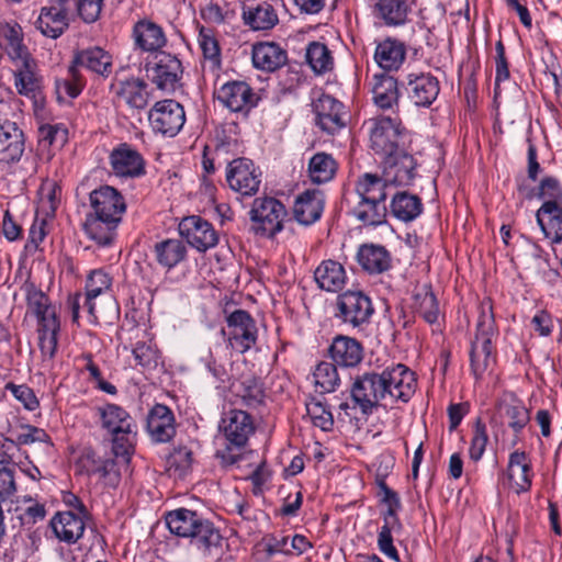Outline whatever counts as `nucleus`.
<instances>
[{"label":"nucleus","mask_w":562,"mask_h":562,"mask_svg":"<svg viewBox=\"0 0 562 562\" xmlns=\"http://www.w3.org/2000/svg\"><path fill=\"white\" fill-rule=\"evenodd\" d=\"M165 519L170 532L189 538L204 559L217 561L225 552L227 542L220 529L198 512L181 507L169 512Z\"/></svg>","instance_id":"f257e3e1"},{"label":"nucleus","mask_w":562,"mask_h":562,"mask_svg":"<svg viewBox=\"0 0 562 562\" xmlns=\"http://www.w3.org/2000/svg\"><path fill=\"white\" fill-rule=\"evenodd\" d=\"M391 186L378 173L364 172L355 182V192L359 198L352 209L353 216L366 226H379L386 223L385 204Z\"/></svg>","instance_id":"f03ea898"},{"label":"nucleus","mask_w":562,"mask_h":562,"mask_svg":"<svg viewBox=\"0 0 562 562\" xmlns=\"http://www.w3.org/2000/svg\"><path fill=\"white\" fill-rule=\"evenodd\" d=\"M497 336V328L490 300L480 304V314L475 335L471 341L470 361L471 370L480 379L496 361L493 340Z\"/></svg>","instance_id":"7ed1b4c3"},{"label":"nucleus","mask_w":562,"mask_h":562,"mask_svg":"<svg viewBox=\"0 0 562 562\" xmlns=\"http://www.w3.org/2000/svg\"><path fill=\"white\" fill-rule=\"evenodd\" d=\"M220 430L223 432L227 446L225 450L217 451L216 456L225 464H235L240 456L234 453L233 450H240L247 445L249 436L255 431L252 417L245 411L231 409L222 417Z\"/></svg>","instance_id":"20e7f679"},{"label":"nucleus","mask_w":562,"mask_h":562,"mask_svg":"<svg viewBox=\"0 0 562 562\" xmlns=\"http://www.w3.org/2000/svg\"><path fill=\"white\" fill-rule=\"evenodd\" d=\"M101 426L112 437V451L115 457H127L132 449V435L135 427L131 415L116 404L98 408Z\"/></svg>","instance_id":"39448f33"},{"label":"nucleus","mask_w":562,"mask_h":562,"mask_svg":"<svg viewBox=\"0 0 562 562\" xmlns=\"http://www.w3.org/2000/svg\"><path fill=\"white\" fill-rule=\"evenodd\" d=\"M335 317L353 330L362 331L371 322L374 307L362 291L348 290L337 296Z\"/></svg>","instance_id":"423d86ee"},{"label":"nucleus","mask_w":562,"mask_h":562,"mask_svg":"<svg viewBox=\"0 0 562 562\" xmlns=\"http://www.w3.org/2000/svg\"><path fill=\"white\" fill-rule=\"evenodd\" d=\"M252 231L255 234L266 237H274L284 228V222L289 216L284 204L276 198H256L249 211Z\"/></svg>","instance_id":"0eeeda50"},{"label":"nucleus","mask_w":562,"mask_h":562,"mask_svg":"<svg viewBox=\"0 0 562 562\" xmlns=\"http://www.w3.org/2000/svg\"><path fill=\"white\" fill-rule=\"evenodd\" d=\"M384 371L364 372L356 378L351 387V397L363 414L372 413L379 404H389Z\"/></svg>","instance_id":"6e6552de"},{"label":"nucleus","mask_w":562,"mask_h":562,"mask_svg":"<svg viewBox=\"0 0 562 562\" xmlns=\"http://www.w3.org/2000/svg\"><path fill=\"white\" fill-rule=\"evenodd\" d=\"M383 493L382 502L387 505L386 512L383 514V526L378 536V546L382 553L387 558L400 561L396 548L393 546L392 532L401 530L402 524L398 519L397 512L401 509V499L396 492L391 490L383 480L378 482Z\"/></svg>","instance_id":"1a4fd4ad"},{"label":"nucleus","mask_w":562,"mask_h":562,"mask_svg":"<svg viewBox=\"0 0 562 562\" xmlns=\"http://www.w3.org/2000/svg\"><path fill=\"white\" fill-rule=\"evenodd\" d=\"M404 128L397 117L380 116L369 121L371 148L375 154L386 157L400 149Z\"/></svg>","instance_id":"9d476101"},{"label":"nucleus","mask_w":562,"mask_h":562,"mask_svg":"<svg viewBox=\"0 0 562 562\" xmlns=\"http://www.w3.org/2000/svg\"><path fill=\"white\" fill-rule=\"evenodd\" d=\"M148 121L156 134L173 137L182 130L186 123L183 106L176 100L166 99L157 101L148 112Z\"/></svg>","instance_id":"9b49d317"},{"label":"nucleus","mask_w":562,"mask_h":562,"mask_svg":"<svg viewBox=\"0 0 562 562\" xmlns=\"http://www.w3.org/2000/svg\"><path fill=\"white\" fill-rule=\"evenodd\" d=\"M228 187L241 196H254L262 182V171L248 158H236L226 167Z\"/></svg>","instance_id":"f8f14e48"},{"label":"nucleus","mask_w":562,"mask_h":562,"mask_svg":"<svg viewBox=\"0 0 562 562\" xmlns=\"http://www.w3.org/2000/svg\"><path fill=\"white\" fill-rule=\"evenodd\" d=\"M227 335L229 346L239 353L251 349L258 337L255 319L245 310H236L227 318Z\"/></svg>","instance_id":"ddd939ff"},{"label":"nucleus","mask_w":562,"mask_h":562,"mask_svg":"<svg viewBox=\"0 0 562 562\" xmlns=\"http://www.w3.org/2000/svg\"><path fill=\"white\" fill-rule=\"evenodd\" d=\"M389 404L407 403L417 387V378L407 366L397 363L383 369Z\"/></svg>","instance_id":"4468645a"},{"label":"nucleus","mask_w":562,"mask_h":562,"mask_svg":"<svg viewBox=\"0 0 562 562\" xmlns=\"http://www.w3.org/2000/svg\"><path fill=\"white\" fill-rule=\"evenodd\" d=\"M179 233L198 251L204 252L218 244V234L213 225L198 215L182 218Z\"/></svg>","instance_id":"2eb2a0df"},{"label":"nucleus","mask_w":562,"mask_h":562,"mask_svg":"<svg viewBox=\"0 0 562 562\" xmlns=\"http://www.w3.org/2000/svg\"><path fill=\"white\" fill-rule=\"evenodd\" d=\"M113 173L120 178H139L146 173V162L142 154L132 145L121 143L109 156Z\"/></svg>","instance_id":"dca6fc26"},{"label":"nucleus","mask_w":562,"mask_h":562,"mask_svg":"<svg viewBox=\"0 0 562 562\" xmlns=\"http://www.w3.org/2000/svg\"><path fill=\"white\" fill-rule=\"evenodd\" d=\"M70 0H49L48 4L41 9L35 22L37 30L47 37L57 38L69 26L68 3Z\"/></svg>","instance_id":"f3484780"},{"label":"nucleus","mask_w":562,"mask_h":562,"mask_svg":"<svg viewBox=\"0 0 562 562\" xmlns=\"http://www.w3.org/2000/svg\"><path fill=\"white\" fill-rule=\"evenodd\" d=\"M150 66L146 65L148 78L164 91H175L182 75L181 61L173 55L161 53Z\"/></svg>","instance_id":"a211bd4d"},{"label":"nucleus","mask_w":562,"mask_h":562,"mask_svg":"<svg viewBox=\"0 0 562 562\" xmlns=\"http://www.w3.org/2000/svg\"><path fill=\"white\" fill-rule=\"evenodd\" d=\"M416 160L404 150L384 157L383 173L391 187H408L416 176Z\"/></svg>","instance_id":"6ab92c4d"},{"label":"nucleus","mask_w":562,"mask_h":562,"mask_svg":"<svg viewBox=\"0 0 562 562\" xmlns=\"http://www.w3.org/2000/svg\"><path fill=\"white\" fill-rule=\"evenodd\" d=\"M405 89L416 106L429 108L438 98L440 85L437 77L429 72L409 74Z\"/></svg>","instance_id":"aec40b11"},{"label":"nucleus","mask_w":562,"mask_h":562,"mask_svg":"<svg viewBox=\"0 0 562 562\" xmlns=\"http://www.w3.org/2000/svg\"><path fill=\"white\" fill-rule=\"evenodd\" d=\"M14 87L20 95L35 98L42 88V76L35 58L30 55L12 63Z\"/></svg>","instance_id":"412c9836"},{"label":"nucleus","mask_w":562,"mask_h":562,"mask_svg":"<svg viewBox=\"0 0 562 562\" xmlns=\"http://www.w3.org/2000/svg\"><path fill=\"white\" fill-rule=\"evenodd\" d=\"M344 104L329 94H322L314 102L316 124L326 133L335 134L345 126Z\"/></svg>","instance_id":"4be33fe9"},{"label":"nucleus","mask_w":562,"mask_h":562,"mask_svg":"<svg viewBox=\"0 0 562 562\" xmlns=\"http://www.w3.org/2000/svg\"><path fill=\"white\" fill-rule=\"evenodd\" d=\"M324 206L325 195L321 190H305L294 200L293 217L303 226L312 225L322 217Z\"/></svg>","instance_id":"5701e85b"},{"label":"nucleus","mask_w":562,"mask_h":562,"mask_svg":"<svg viewBox=\"0 0 562 562\" xmlns=\"http://www.w3.org/2000/svg\"><path fill=\"white\" fill-rule=\"evenodd\" d=\"M90 213L100 215H114V217L123 218L126 212V203L124 196L119 190L110 186H101L89 194Z\"/></svg>","instance_id":"b1692460"},{"label":"nucleus","mask_w":562,"mask_h":562,"mask_svg":"<svg viewBox=\"0 0 562 562\" xmlns=\"http://www.w3.org/2000/svg\"><path fill=\"white\" fill-rule=\"evenodd\" d=\"M121 222L122 218L114 217V215L104 216L89 212L82 228L89 239L99 246H109L114 241Z\"/></svg>","instance_id":"393cba45"},{"label":"nucleus","mask_w":562,"mask_h":562,"mask_svg":"<svg viewBox=\"0 0 562 562\" xmlns=\"http://www.w3.org/2000/svg\"><path fill=\"white\" fill-rule=\"evenodd\" d=\"M121 222L122 218L114 217V215L104 216L89 212L82 228L89 239L99 246H109L114 241Z\"/></svg>","instance_id":"a878e982"},{"label":"nucleus","mask_w":562,"mask_h":562,"mask_svg":"<svg viewBox=\"0 0 562 562\" xmlns=\"http://www.w3.org/2000/svg\"><path fill=\"white\" fill-rule=\"evenodd\" d=\"M146 428L153 441L160 443L170 441L176 435L172 411L164 404H156L148 413Z\"/></svg>","instance_id":"bb28decb"},{"label":"nucleus","mask_w":562,"mask_h":562,"mask_svg":"<svg viewBox=\"0 0 562 562\" xmlns=\"http://www.w3.org/2000/svg\"><path fill=\"white\" fill-rule=\"evenodd\" d=\"M218 100L233 112L247 113L256 106L257 97L251 87L244 81L225 83L218 92Z\"/></svg>","instance_id":"cd10ccee"},{"label":"nucleus","mask_w":562,"mask_h":562,"mask_svg":"<svg viewBox=\"0 0 562 562\" xmlns=\"http://www.w3.org/2000/svg\"><path fill=\"white\" fill-rule=\"evenodd\" d=\"M251 58L254 67L273 72L288 61V53L274 42H260L252 45Z\"/></svg>","instance_id":"c85d7f7f"},{"label":"nucleus","mask_w":562,"mask_h":562,"mask_svg":"<svg viewBox=\"0 0 562 562\" xmlns=\"http://www.w3.org/2000/svg\"><path fill=\"white\" fill-rule=\"evenodd\" d=\"M24 134L15 122L0 120V146L3 151L2 160L7 164L20 161L25 149Z\"/></svg>","instance_id":"c756f323"},{"label":"nucleus","mask_w":562,"mask_h":562,"mask_svg":"<svg viewBox=\"0 0 562 562\" xmlns=\"http://www.w3.org/2000/svg\"><path fill=\"white\" fill-rule=\"evenodd\" d=\"M329 355L337 366L353 368L363 358V347L356 338L338 335L333 339Z\"/></svg>","instance_id":"7c9ffc66"},{"label":"nucleus","mask_w":562,"mask_h":562,"mask_svg":"<svg viewBox=\"0 0 562 562\" xmlns=\"http://www.w3.org/2000/svg\"><path fill=\"white\" fill-rule=\"evenodd\" d=\"M132 37L137 48L143 52H157L167 43L162 27L150 20L137 21L132 31Z\"/></svg>","instance_id":"2f4dec72"},{"label":"nucleus","mask_w":562,"mask_h":562,"mask_svg":"<svg viewBox=\"0 0 562 562\" xmlns=\"http://www.w3.org/2000/svg\"><path fill=\"white\" fill-rule=\"evenodd\" d=\"M405 58L406 46L396 38L386 37L379 42L375 47L374 60L385 71H397L404 64Z\"/></svg>","instance_id":"473e14b6"},{"label":"nucleus","mask_w":562,"mask_h":562,"mask_svg":"<svg viewBox=\"0 0 562 562\" xmlns=\"http://www.w3.org/2000/svg\"><path fill=\"white\" fill-rule=\"evenodd\" d=\"M357 260L361 268L370 274H380L391 268V254L381 245L364 244L357 252Z\"/></svg>","instance_id":"72a5a7b5"},{"label":"nucleus","mask_w":562,"mask_h":562,"mask_svg":"<svg viewBox=\"0 0 562 562\" xmlns=\"http://www.w3.org/2000/svg\"><path fill=\"white\" fill-rule=\"evenodd\" d=\"M87 517L72 512H61L54 516L50 524L58 539L75 543L83 535Z\"/></svg>","instance_id":"f704fd0d"},{"label":"nucleus","mask_w":562,"mask_h":562,"mask_svg":"<svg viewBox=\"0 0 562 562\" xmlns=\"http://www.w3.org/2000/svg\"><path fill=\"white\" fill-rule=\"evenodd\" d=\"M72 64L78 69L83 67L100 76L108 77L112 70V56L103 48L94 46L77 52Z\"/></svg>","instance_id":"c9c22d12"},{"label":"nucleus","mask_w":562,"mask_h":562,"mask_svg":"<svg viewBox=\"0 0 562 562\" xmlns=\"http://www.w3.org/2000/svg\"><path fill=\"white\" fill-rule=\"evenodd\" d=\"M0 40L11 63L32 55L24 44L23 31L18 23H0Z\"/></svg>","instance_id":"e433bc0d"},{"label":"nucleus","mask_w":562,"mask_h":562,"mask_svg":"<svg viewBox=\"0 0 562 562\" xmlns=\"http://www.w3.org/2000/svg\"><path fill=\"white\" fill-rule=\"evenodd\" d=\"M423 210L422 199L407 191H397L393 194L390 202L392 216L404 223L416 220L423 213Z\"/></svg>","instance_id":"4c0bfd02"},{"label":"nucleus","mask_w":562,"mask_h":562,"mask_svg":"<svg viewBox=\"0 0 562 562\" xmlns=\"http://www.w3.org/2000/svg\"><path fill=\"white\" fill-rule=\"evenodd\" d=\"M314 279L322 290L338 292L345 286L347 276L341 263L328 259L322 261L316 268Z\"/></svg>","instance_id":"58836bf2"},{"label":"nucleus","mask_w":562,"mask_h":562,"mask_svg":"<svg viewBox=\"0 0 562 562\" xmlns=\"http://www.w3.org/2000/svg\"><path fill=\"white\" fill-rule=\"evenodd\" d=\"M263 543L265 551L269 557L278 553L300 555L312 547L311 542L302 535H295L292 539L288 536L270 535L263 539Z\"/></svg>","instance_id":"ea45409f"},{"label":"nucleus","mask_w":562,"mask_h":562,"mask_svg":"<svg viewBox=\"0 0 562 562\" xmlns=\"http://www.w3.org/2000/svg\"><path fill=\"white\" fill-rule=\"evenodd\" d=\"M507 477L516 492H527L531 486V465L526 452L516 450L510 453L507 465Z\"/></svg>","instance_id":"a19ab883"},{"label":"nucleus","mask_w":562,"mask_h":562,"mask_svg":"<svg viewBox=\"0 0 562 562\" xmlns=\"http://www.w3.org/2000/svg\"><path fill=\"white\" fill-rule=\"evenodd\" d=\"M537 222L547 237L562 241V203L543 202L537 211Z\"/></svg>","instance_id":"79ce46f5"},{"label":"nucleus","mask_w":562,"mask_h":562,"mask_svg":"<svg viewBox=\"0 0 562 562\" xmlns=\"http://www.w3.org/2000/svg\"><path fill=\"white\" fill-rule=\"evenodd\" d=\"M413 308L428 324H435L438 321L439 303L429 284L423 285L414 293Z\"/></svg>","instance_id":"37998d69"},{"label":"nucleus","mask_w":562,"mask_h":562,"mask_svg":"<svg viewBox=\"0 0 562 562\" xmlns=\"http://www.w3.org/2000/svg\"><path fill=\"white\" fill-rule=\"evenodd\" d=\"M374 86L372 89L373 101L382 110L392 109L398 104V85L392 76H374Z\"/></svg>","instance_id":"c03bdc74"},{"label":"nucleus","mask_w":562,"mask_h":562,"mask_svg":"<svg viewBox=\"0 0 562 562\" xmlns=\"http://www.w3.org/2000/svg\"><path fill=\"white\" fill-rule=\"evenodd\" d=\"M116 95L122 98L126 104L136 110H143L148 104L147 83L139 78H128L121 81Z\"/></svg>","instance_id":"a18cd8bd"},{"label":"nucleus","mask_w":562,"mask_h":562,"mask_svg":"<svg viewBox=\"0 0 562 562\" xmlns=\"http://www.w3.org/2000/svg\"><path fill=\"white\" fill-rule=\"evenodd\" d=\"M243 19L245 24L255 31L271 30L279 22L274 8L268 2H262L256 8L244 10Z\"/></svg>","instance_id":"49530a36"},{"label":"nucleus","mask_w":562,"mask_h":562,"mask_svg":"<svg viewBox=\"0 0 562 562\" xmlns=\"http://www.w3.org/2000/svg\"><path fill=\"white\" fill-rule=\"evenodd\" d=\"M409 12L407 0H378L375 13L387 26H400L406 23Z\"/></svg>","instance_id":"de8ad7c7"},{"label":"nucleus","mask_w":562,"mask_h":562,"mask_svg":"<svg viewBox=\"0 0 562 562\" xmlns=\"http://www.w3.org/2000/svg\"><path fill=\"white\" fill-rule=\"evenodd\" d=\"M198 40L203 54V70L207 68L211 72L216 74L221 68L222 58L221 48L213 31L202 26Z\"/></svg>","instance_id":"09e8293b"},{"label":"nucleus","mask_w":562,"mask_h":562,"mask_svg":"<svg viewBox=\"0 0 562 562\" xmlns=\"http://www.w3.org/2000/svg\"><path fill=\"white\" fill-rule=\"evenodd\" d=\"M154 252L159 265L171 269L184 260L187 247L180 239H166L154 246Z\"/></svg>","instance_id":"8fccbe9b"},{"label":"nucleus","mask_w":562,"mask_h":562,"mask_svg":"<svg viewBox=\"0 0 562 562\" xmlns=\"http://www.w3.org/2000/svg\"><path fill=\"white\" fill-rule=\"evenodd\" d=\"M499 412L515 434H519L530 420L529 411L521 401L515 397L509 401L504 400L499 405Z\"/></svg>","instance_id":"3c124183"},{"label":"nucleus","mask_w":562,"mask_h":562,"mask_svg":"<svg viewBox=\"0 0 562 562\" xmlns=\"http://www.w3.org/2000/svg\"><path fill=\"white\" fill-rule=\"evenodd\" d=\"M337 171V162L326 153L315 154L308 162V176L314 183L330 181Z\"/></svg>","instance_id":"603ef678"},{"label":"nucleus","mask_w":562,"mask_h":562,"mask_svg":"<svg viewBox=\"0 0 562 562\" xmlns=\"http://www.w3.org/2000/svg\"><path fill=\"white\" fill-rule=\"evenodd\" d=\"M237 396L240 397L243 405L247 408H259L265 404L266 400L262 382L256 378L243 380L238 385Z\"/></svg>","instance_id":"864d4df0"},{"label":"nucleus","mask_w":562,"mask_h":562,"mask_svg":"<svg viewBox=\"0 0 562 562\" xmlns=\"http://www.w3.org/2000/svg\"><path fill=\"white\" fill-rule=\"evenodd\" d=\"M86 85L85 79L82 78L80 70L71 63L68 67V72L65 78L56 79V93L59 100H64L65 98H77L82 91Z\"/></svg>","instance_id":"5fc2aeb1"},{"label":"nucleus","mask_w":562,"mask_h":562,"mask_svg":"<svg viewBox=\"0 0 562 562\" xmlns=\"http://www.w3.org/2000/svg\"><path fill=\"white\" fill-rule=\"evenodd\" d=\"M29 311L36 316L38 325L45 323L48 317H56L55 311L48 304L46 294L33 284L25 285Z\"/></svg>","instance_id":"6e6d98bb"},{"label":"nucleus","mask_w":562,"mask_h":562,"mask_svg":"<svg viewBox=\"0 0 562 562\" xmlns=\"http://www.w3.org/2000/svg\"><path fill=\"white\" fill-rule=\"evenodd\" d=\"M59 331V322L57 317H48L45 323L38 325L40 349L43 357L52 359L57 349V334Z\"/></svg>","instance_id":"4d7b16f0"},{"label":"nucleus","mask_w":562,"mask_h":562,"mask_svg":"<svg viewBox=\"0 0 562 562\" xmlns=\"http://www.w3.org/2000/svg\"><path fill=\"white\" fill-rule=\"evenodd\" d=\"M306 60L316 74H325L333 68V57L327 46L312 42L306 48Z\"/></svg>","instance_id":"13d9d810"},{"label":"nucleus","mask_w":562,"mask_h":562,"mask_svg":"<svg viewBox=\"0 0 562 562\" xmlns=\"http://www.w3.org/2000/svg\"><path fill=\"white\" fill-rule=\"evenodd\" d=\"M192 463V450L186 446L175 448L167 459L168 471L171 475L180 479L191 471Z\"/></svg>","instance_id":"bf43d9fd"},{"label":"nucleus","mask_w":562,"mask_h":562,"mask_svg":"<svg viewBox=\"0 0 562 562\" xmlns=\"http://www.w3.org/2000/svg\"><path fill=\"white\" fill-rule=\"evenodd\" d=\"M314 381L321 393L334 392L339 384L336 363L323 361L314 370Z\"/></svg>","instance_id":"052dcab7"},{"label":"nucleus","mask_w":562,"mask_h":562,"mask_svg":"<svg viewBox=\"0 0 562 562\" xmlns=\"http://www.w3.org/2000/svg\"><path fill=\"white\" fill-rule=\"evenodd\" d=\"M306 412L314 426L319 427L324 431L333 430V414L321 400L312 398L307 402Z\"/></svg>","instance_id":"680f3d73"},{"label":"nucleus","mask_w":562,"mask_h":562,"mask_svg":"<svg viewBox=\"0 0 562 562\" xmlns=\"http://www.w3.org/2000/svg\"><path fill=\"white\" fill-rule=\"evenodd\" d=\"M488 442V435L486 425L481 418H477L474 424L473 437L469 449L470 459L474 462L481 460L484 454L486 445Z\"/></svg>","instance_id":"e2e57ef3"},{"label":"nucleus","mask_w":562,"mask_h":562,"mask_svg":"<svg viewBox=\"0 0 562 562\" xmlns=\"http://www.w3.org/2000/svg\"><path fill=\"white\" fill-rule=\"evenodd\" d=\"M112 278L103 269L90 272L86 282V292L89 296H99L111 288Z\"/></svg>","instance_id":"0e129e2a"},{"label":"nucleus","mask_w":562,"mask_h":562,"mask_svg":"<svg viewBox=\"0 0 562 562\" xmlns=\"http://www.w3.org/2000/svg\"><path fill=\"white\" fill-rule=\"evenodd\" d=\"M539 199L543 202L560 204L562 203V187L554 177H544L539 184Z\"/></svg>","instance_id":"69168bd1"},{"label":"nucleus","mask_w":562,"mask_h":562,"mask_svg":"<svg viewBox=\"0 0 562 562\" xmlns=\"http://www.w3.org/2000/svg\"><path fill=\"white\" fill-rule=\"evenodd\" d=\"M103 0H76V9L79 18L85 23L95 22L101 14Z\"/></svg>","instance_id":"338daca9"},{"label":"nucleus","mask_w":562,"mask_h":562,"mask_svg":"<svg viewBox=\"0 0 562 562\" xmlns=\"http://www.w3.org/2000/svg\"><path fill=\"white\" fill-rule=\"evenodd\" d=\"M132 352L137 364L144 368H155L158 363V351L150 345L137 342Z\"/></svg>","instance_id":"774afa93"}]
</instances>
